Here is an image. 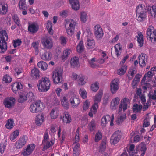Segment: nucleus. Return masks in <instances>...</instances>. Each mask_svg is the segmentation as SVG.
Instances as JSON below:
<instances>
[{
  "mask_svg": "<svg viewBox=\"0 0 156 156\" xmlns=\"http://www.w3.org/2000/svg\"><path fill=\"white\" fill-rule=\"evenodd\" d=\"M146 9L144 5L139 4L136 7V18L140 22L144 21L147 17Z\"/></svg>",
  "mask_w": 156,
  "mask_h": 156,
  "instance_id": "f257e3e1",
  "label": "nucleus"
},
{
  "mask_svg": "<svg viewBox=\"0 0 156 156\" xmlns=\"http://www.w3.org/2000/svg\"><path fill=\"white\" fill-rule=\"evenodd\" d=\"M8 39V36L6 31L4 30L0 31V53H4L6 51V41Z\"/></svg>",
  "mask_w": 156,
  "mask_h": 156,
  "instance_id": "f03ea898",
  "label": "nucleus"
},
{
  "mask_svg": "<svg viewBox=\"0 0 156 156\" xmlns=\"http://www.w3.org/2000/svg\"><path fill=\"white\" fill-rule=\"evenodd\" d=\"M50 86L49 79L46 77H43L39 80V83L37 85L39 91L41 92L48 91L50 88Z\"/></svg>",
  "mask_w": 156,
  "mask_h": 156,
  "instance_id": "7ed1b4c3",
  "label": "nucleus"
},
{
  "mask_svg": "<svg viewBox=\"0 0 156 156\" xmlns=\"http://www.w3.org/2000/svg\"><path fill=\"white\" fill-rule=\"evenodd\" d=\"M44 108L43 103L40 100H37L30 105L29 108L30 111L34 113L42 112Z\"/></svg>",
  "mask_w": 156,
  "mask_h": 156,
  "instance_id": "20e7f679",
  "label": "nucleus"
},
{
  "mask_svg": "<svg viewBox=\"0 0 156 156\" xmlns=\"http://www.w3.org/2000/svg\"><path fill=\"white\" fill-rule=\"evenodd\" d=\"M152 26H149L146 31L147 37L148 39H149L153 43H156V29H154Z\"/></svg>",
  "mask_w": 156,
  "mask_h": 156,
  "instance_id": "39448f33",
  "label": "nucleus"
},
{
  "mask_svg": "<svg viewBox=\"0 0 156 156\" xmlns=\"http://www.w3.org/2000/svg\"><path fill=\"white\" fill-rule=\"evenodd\" d=\"M76 24V23L72 20H68L66 22L65 27L66 32L69 35H72L73 34Z\"/></svg>",
  "mask_w": 156,
  "mask_h": 156,
  "instance_id": "423d86ee",
  "label": "nucleus"
},
{
  "mask_svg": "<svg viewBox=\"0 0 156 156\" xmlns=\"http://www.w3.org/2000/svg\"><path fill=\"white\" fill-rule=\"evenodd\" d=\"M52 78L53 82L55 84L61 83L62 77V73L60 70H55L52 72Z\"/></svg>",
  "mask_w": 156,
  "mask_h": 156,
  "instance_id": "0eeeda50",
  "label": "nucleus"
},
{
  "mask_svg": "<svg viewBox=\"0 0 156 156\" xmlns=\"http://www.w3.org/2000/svg\"><path fill=\"white\" fill-rule=\"evenodd\" d=\"M35 147V145L34 144H28L22 150L21 154L23 156H28L32 153Z\"/></svg>",
  "mask_w": 156,
  "mask_h": 156,
  "instance_id": "6e6552de",
  "label": "nucleus"
},
{
  "mask_svg": "<svg viewBox=\"0 0 156 156\" xmlns=\"http://www.w3.org/2000/svg\"><path fill=\"white\" fill-rule=\"evenodd\" d=\"M41 42L44 47L46 49H50L53 46L52 39L49 37H46L43 38Z\"/></svg>",
  "mask_w": 156,
  "mask_h": 156,
  "instance_id": "1a4fd4ad",
  "label": "nucleus"
},
{
  "mask_svg": "<svg viewBox=\"0 0 156 156\" xmlns=\"http://www.w3.org/2000/svg\"><path fill=\"white\" fill-rule=\"evenodd\" d=\"M27 140V136L23 135L16 142V147L17 149L22 148L26 144Z\"/></svg>",
  "mask_w": 156,
  "mask_h": 156,
  "instance_id": "9d476101",
  "label": "nucleus"
},
{
  "mask_svg": "<svg viewBox=\"0 0 156 156\" xmlns=\"http://www.w3.org/2000/svg\"><path fill=\"white\" fill-rule=\"evenodd\" d=\"M95 36L97 39H101L104 35V32L101 26L99 24L95 26L94 28Z\"/></svg>",
  "mask_w": 156,
  "mask_h": 156,
  "instance_id": "9b49d317",
  "label": "nucleus"
},
{
  "mask_svg": "<svg viewBox=\"0 0 156 156\" xmlns=\"http://www.w3.org/2000/svg\"><path fill=\"white\" fill-rule=\"evenodd\" d=\"M121 137V132L119 131H115L111 137V143L113 145L116 144L119 141Z\"/></svg>",
  "mask_w": 156,
  "mask_h": 156,
  "instance_id": "f8f14e48",
  "label": "nucleus"
},
{
  "mask_svg": "<svg viewBox=\"0 0 156 156\" xmlns=\"http://www.w3.org/2000/svg\"><path fill=\"white\" fill-rule=\"evenodd\" d=\"M16 102L15 98L10 97L5 98L4 101V105L7 108H11L14 105Z\"/></svg>",
  "mask_w": 156,
  "mask_h": 156,
  "instance_id": "ddd939ff",
  "label": "nucleus"
},
{
  "mask_svg": "<svg viewBox=\"0 0 156 156\" xmlns=\"http://www.w3.org/2000/svg\"><path fill=\"white\" fill-rule=\"evenodd\" d=\"M129 103V99L128 98H125L122 99L121 101V103L119 105V113L121 112L122 110L124 112L127 109L128 107V104Z\"/></svg>",
  "mask_w": 156,
  "mask_h": 156,
  "instance_id": "4468645a",
  "label": "nucleus"
},
{
  "mask_svg": "<svg viewBox=\"0 0 156 156\" xmlns=\"http://www.w3.org/2000/svg\"><path fill=\"white\" fill-rule=\"evenodd\" d=\"M148 57L145 54L141 53L138 56L139 63L140 66L143 67L145 66L147 62Z\"/></svg>",
  "mask_w": 156,
  "mask_h": 156,
  "instance_id": "2eb2a0df",
  "label": "nucleus"
},
{
  "mask_svg": "<svg viewBox=\"0 0 156 156\" xmlns=\"http://www.w3.org/2000/svg\"><path fill=\"white\" fill-rule=\"evenodd\" d=\"M39 29V26L35 23H29L28 27V31L31 33L34 34L38 31Z\"/></svg>",
  "mask_w": 156,
  "mask_h": 156,
  "instance_id": "dca6fc26",
  "label": "nucleus"
},
{
  "mask_svg": "<svg viewBox=\"0 0 156 156\" xmlns=\"http://www.w3.org/2000/svg\"><path fill=\"white\" fill-rule=\"evenodd\" d=\"M76 133H78V128L76 129ZM78 138V136L76 133L75 142H73V146H74L73 150V156H78V141L77 139Z\"/></svg>",
  "mask_w": 156,
  "mask_h": 156,
  "instance_id": "f3484780",
  "label": "nucleus"
},
{
  "mask_svg": "<svg viewBox=\"0 0 156 156\" xmlns=\"http://www.w3.org/2000/svg\"><path fill=\"white\" fill-rule=\"evenodd\" d=\"M117 79H115L110 84L111 91L112 93L114 94L118 90L119 87Z\"/></svg>",
  "mask_w": 156,
  "mask_h": 156,
  "instance_id": "a211bd4d",
  "label": "nucleus"
},
{
  "mask_svg": "<svg viewBox=\"0 0 156 156\" xmlns=\"http://www.w3.org/2000/svg\"><path fill=\"white\" fill-rule=\"evenodd\" d=\"M59 110L58 107L53 108L51 111L50 115L51 118L52 119H55L58 116Z\"/></svg>",
  "mask_w": 156,
  "mask_h": 156,
  "instance_id": "6ab92c4d",
  "label": "nucleus"
},
{
  "mask_svg": "<svg viewBox=\"0 0 156 156\" xmlns=\"http://www.w3.org/2000/svg\"><path fill=\"white\" fill-rule=\"evenodd\" d=\"M120 99L118 97L114 98L111 101V102L110 108L113 110H115L119 104Z\"/></svg>",
  "mask_w": 156,
  "mask_h": 156,
  "instance_id": "aec40b11",
  "label": "nucleus"
},
{
  "mask_svg": "<svg viewBox=\"0 0 156 156\" xmlns=\"http://www.w3.org/2000/svg\"><path fill=\"white\" fill-rule=\"evenodd\" d=\"M52 54L50 51H46L41 56V58L45 61H49L52 58Z\"/></svg>",
  "mask_w": 156,
  "mask_h": 156,
  "instance_id": "412c9836",
  "label": "nucleus"
},
{
  "mask_svg": "<svg viewBox=\"0 0 156 156\" xmlns=\"http://www.w3.org/2000/svg\"><path fill=\"white\" fill-rule=\"evenodd\" d=\"M137 35L136 36L137 38V42L139 46L141 47L143 46L144 44L143 36L142 33L140 31L137 32Z\"/></svg>",
  "mask_w": 156,
  "mask_h": 156,
  "instance_id": "4be33fe9",
  "label": "nucleus"
},
{
  "mask_svg": "<svg viewBox=\"0 0 156 156\" xmlns=\"http://www.w3.org/2000/svg\"><path fill=\"white\" fill-rule=\"evenodd\" d=\"M44 116L43 114L37 115L35 119V123L38 126L41 125L44 122Z\"/></svg>",
  "mask_w": 156,
  "mask_h": 156,
  "instance_id": "5701e85b",
  "label": "nucleus"
},
{
  "mask_svg": "<svg viewBox=\"0 0 156 156\" xmlns=\"http://www.w3.org/2000/svg\"><path fill=\"white\" fill-rule=\"evenodd\" d=\"M147 8L148 9L147 11L152 16L155 17L156 16V6L152 5L151 7L148 5L147 6Z\"/></svg>",
  "mask_w": 156,
  "mask_h": 156,
  "instance_id": "b1692460",
  "label": "nucleus"
},
{
  "mask_svg": "<svg viewBox=\"0 0 156 156\" xmlns=\"http://www.w3.org/2000/svg\"><path fill=\"white\" fill-rule=\"evenodd\" d=\"M22 88L23 86L20 83H15L12 85V90L15 93L17 91L20 90Z\"/></svg>",
  "mask_w": 156,
  "mask_h": 156,
  "instance_id": "393cba45",
  "label": "nucleus"
},
{
  "mask_svg": "<svg viewBox=\"0 0 156 156\" xmlns=\"http://www.w3.org/2000/svg\"><path fill=\"white\" fill-rule=\"evenodd\" d=\"M55 141L54 140H52L50 142L48 141L44 142L43 144L44 147L42 148V150L44 151L52 147L54 144Z\"/></svg>",
  "mask_w": 156,
  "mask_h": 156,
  "instance_id": "a878e982",
  "label": "nucleus"
},
{
  "mask_svg": "<svg viewBox=\"0 0 156 156\" xmlns=\"http://www.w3.org/2000/svg\"><path fill=\"white\" fill-rule=\"evenodd\" d=\"M31 76L34 79H37L39 77V73L38 70L34 68L31 71Z\"/></svg>",
  "mask_w": 156,
  "mask_h": 156,
  "instance_id": "bb28decb",
  "label": "nucleus"
},
{
  "mask_svg": "<svg viewBox=\"0 0 156 156\" xmlns=\"http://www.w3.org/2000/svg\"><path fill=\"white\" fill-rule=\"evenodd\" d=\"M95 41L93 39L87 38V48L89 49L93 48L95 45Z\"/></svg>",
  "mask_w": 156,
  "mask_h": 156,
  "instance_id": "cd10ccee",
  "label": "nucleus"
},
{
  "mask_svg": "<svg viewBox=\"0 0 156 156\" xmlns=\"http://www.w3.org/2000/svg\"><path fill=\"white\" fill-rule=\"evenodd\" d=\"M61 102L62 106L65 109H68L69 108V103L67 99L65 96L61 97Z\"/></svg>",
  "mask_w": 156,
  "mask_h": 156,
  "instance_id": "c85d7f7f",
  "label": "nucleus"
},
{
  "mask_svg": "<svg viewBox=\"0 0 156 156\" xmlns=\"http://www.w3.org/2000/svg\"><path fill=\"white\" fill-rule=\"evenodd\" d=\"M111 117L109 115H104L101 119V125L105 127L106 124L110 120Z\"/></svg>",
  "mask_w": 156,
  "mask_h": 156,
  "instance_id": "c756f323",
  "label": "nucleus"
},
{
  "mask_svg": "<svg viewBox=\"0 0 156 156\" xmlns=\"http://www.w3.org/2000/svg\"><path fill=\"white\" fill-rule=\"evenodd\" d=\"M87 81V78L85 76L82 74L79 76V85H83L86 83Z\"/></svg>",
  "mask_w": 156,
  "mask_h": 156,
  "instance_id": "7c9ffc66",
  "label": "nucleus"
},
{
  "mask_svg": "<svg viewBox=\"0 0 156 156\" xmlns=\"http://www.w3.org/2000/svg\"><path fill=\"white\" fill-rule=\"evenodd\" d=\"M6 127L9 129H11L14 126V121L13 119H9L5 125Z\"/></svg>",
  "mask_w": 156,
  "mask_h": 156,
  "instance_id": "2f4dec72",
  "label": "nucleus"
},
{
  "mask_svg": "<svg viewBox=\"0 0 156 156\" xmlns=\"http://www.w3.org/2000/svg\"><path fill=\"white\" fill-rule=\"evenodd\" d=\"M69 2L71 5L72 8L74 10L77 11L78 10V0H69Z\"/></svg>",
  "mask_w": 156,
  "mask_h": 156,
  "instance_id": "473e14b6",
  "label": "nucleus"
},
{
  "mask_svg": "<svg viewBox=\"0 0 156 156\" xmlns=\"http://www.w3.org/2000/svg\"><path fill=\"white\" fill-rule=\"evenodd\" d=\"M70 63L72 67L74 68L77 66L78 65V57L74 56L71 58Z\"/></svg>",
  "mask_w": 156,
  "mask_h": 156,
  "instance_id": "72a5a7b5",
  "label": "nucleus"
},
{
  "mask_svg": "<svg viewBox=\"0 0 156 156\" xmlns=\"http://www.w3.org/2000/svg\"><path fill=\"white\" fill-rule=\"evenodd\" d=\"M141 105H138L137 104H135L133 106L132 109L134 112L137 113L140 112L142 108Z\"/></svg>",
  "mask_w": 156,
  "mask_h": 156,
  "instance_id": "f704fd0d",
  "label": "nucleus"
},
{
  "mask_svg": "<svg viewBox=\"0 0 156 156\" xmlns=\"http://www.w3.org/2000/svg\"><path fill=\"white\" fill-rule=\"evenodd\" d=\"M8 11L7 7H6L4 3L0 2V14H6Z\"/></svg>",
  "mask_w": 156,
  "mask_h": 156,
  "instance_id": "c9c22d12",
  "label": "nucleus"
},
{
  "mask_svg": "<svg viewBox=\"0 0 156 156\" xmlns=\"http://www.w3.org/2000/svg\"><path fill=\"white\" fill-rule=\"evenodd\" d=\"M37 65L38 67L41 68L44 71L45 70L47 69L48 65L46 62L43 61H39L37 63Z\"/></svg>",
  "mask_w": 156,
  "mask_h": 156,
  "instance_id": "e433bc0d",
  "label": "nucleus"
},
{
  "mask_svg": "<svg viewBox=\"0 0 156 156\" xmlns=\"http://www.w3.org/2000/svg\"><path fill=\"white\" fill-rule=\"evenodd\" d=\"M18 5L19 9L22 10H27V6L26 0H20Z\"/></svg>",
  "mask_w": 156,
  "mask_h": 156,
  "instance_id": "4c0bfd02",
  "label": "nucleus"
},
{
  "mask_svg": "<svg viewBox=\"0 0 156 156\" xmlns=\"http://www.w3.org/2000/svg\"><path fill=\"white\" fill-rule=\"evenodd\" d=\"M62 120L64 123H69L71 121L70 115L68 113H66L63 116Z\"/></svg>",
  "mask_w": 156,
  "mask_h": 156,
  "instance_id": "58836bf2",
  "label": "nucleus"
},
{
  "mask_svg": "<svg viewBox=\"0 0 156 156\" xmlns=\"http://www.w3.org/2000/svg\"><path fill=\"white\" fill-rule=\"evenodd\" d=\"M20 132L18 130H16L13 132L9 136L10 140L12 141L16 139L19 135Z\"/></svg>",
  "mask_w": 156,
  "mask_h": 156,
  "instance_id": "ea45409f",
  "label": "nucleus"
},
{
  "mask_svg": "<svg viewBox=\"0 0 156 156\" xmlns=\"http://www.w3.org/2000/svg\"><path fill=\"white\" fill-rule=\"evenodd\" d=\"M102 95V90L100 91L95 96L94 102L98 103H99L101 101Z\"/></svg>",
  "mask_w": 156,
  "mask_h": 156,
  "instance_id": "a19ab883",
  "label": "nucleus"
},
{
  "mask_svg": "<svg viewBox=\"0 0 156 156\" xmlns=\"http://www.w3.org/2000/svg\"><path fill=\"white\" fill-rule=\"evenodd\" d=\"M48 30V33L51 35L53 34L52 30V24L51 22L48 21V22L46 26Z\"/></svg>",
  "mask_w": 156,
  "mask_h": 156,
  "instance_id": "79ce46f5",
  "label": "nucleus"
},
{
  "mask_svg": "<svg viewBox=\"0 0 156 156\" xmlns=\"http://www.w3.org/2000/svg\"><path fill=\"white\" fill-rule=\"evenodd\" d=\"M80 20L82 22L85 23L87 20V16L86 12H82L80 13Z\"/></svg>",
  "mask_w": 156,
  "mask_h": 156,
  "instance_id": "37998d69",
  "label": "nucleus"
},
{
  "mask_svg": "<svg viewBox=\"0 0 156 156\" xmlns=\"http://www.w3.org/2000/svg\"><path fill=\"white\" fill-rule=\"evenodd\" d=\"M71 53V51L70 49H66L64 50L63 55L62 56V60L65 59L68 55H69Z\"/></svg>",
  "mask_w": 156,
  "mask_h": 156,
  "instance_id": "c03bdc74",
  "label": "nucleus"
},
{
  "mask_svg": "<svg viewBox=\"0 0 156 156\" xmlns=\"http://www.w3.org/2000/svg\"><path fill=\"white\" fill-rule=\"evenodd\" d=\"M70 103L73 108L77 107L78 105V99L76 98H71L70 99Z\"/></svg>",
  "mask_w": 156,
  "mask_h": 156,
  "instance_id": "a18cd8bd",
  "label": "nucleus"
},
{
  "mask_svg": "<svg viewBox=\"0 0 156 156\" xmlns=\"http://www.w3.org/2000/svg\"><path fill=\"white\" fill-rule=\"evenodd\" d=\"M27 100L28 99L30 101H32L34 99L35 96L34 94L31 92H28L26 95Z\"/></svg>",
  "mask_w": 156,
  "mask_h": 156,
  "instance_id": "49530a36",
  "label": "nucleus"
},
{
  "mask_svg": "<svg viewBox=\"0 0 156 156\" xmlns=\"http://www.w3.org/2000/svg\"><path fill=\"white\" fill-rule=\"evenodd\" d=\"M79 54L85 52V48L82 41L79 43Z\"/></svg>",
  "mask_w": 156,
  "mask_h": 156,
  "instance_id": "de8ad7c7",
  "label": "nucleus"
},
{
  "mask_svg": "<svg viewBox=\"0 0 156 156\" xmlns=\"http://www.w3.org/2000/svg\"><path fill=\"white\" fill-rule=\"evenodd\" d=\"M127 66L126 65L122 66L118 71V74L122 75L124 74L127 70Z\"/></svg>",
  "mask_w": 156,
  "mask_h": 156,
  "instance_id": "09e8293b",
  "label": "nucleus"
},
{
  "mask_svg": "<svg viewBox=\"0 0 156 156\" xmlns=\"http://www.w3.org/2000/svg\"><path fill=\"white\" fill-rule=\"evenodd\" d=\"M31 45L34 48L35 54L36 55H38L39 52L38 42H33L32 43Z\"/></svg>",
  "mask_w": 156,
  "mask_h": 156,
  "instance_id": "8fccbe9b",
  "label": "nucleus"
},
{
  "mask_svg": "<svg viewBox=\"0 0 156 156\" xmlns=\"http://www.w3.org/2000/svg\"><path fill=\"white\" fill-rule=\"evenodd\" d=\"M88 126L89 130L92 132L96 128V125L95 121L94 120H92L89 124Z\"/></svg>",
  "mask_w": 156,
  "mask_h": 156,
  "instance_id": "3c124183",
  "label": "nucleus"
},
{
  "mask_svg": "<svg viewBox=\"0 0 156 156\" xmlns=\"http://www.w3.org/2000/svg\"><path fill=\"white\" fill-rule=\"evenodd\" d=\"M12 78L9 75L6 74L4 76L3 78V81L5 83H8L11 82L12 81Z\"/></svg>",
  "mask_w": 156,
  "mask_h": 156,
  "instance_id": "603ef678",
  "label": "nucleus"
},
{
  "mask_svg": "<svg viewBox=\"0 0 156 156\" xmlns=\"http://www.w3.org/2000/svg\"><path fill=\"white\" fill-rule=\"evenodd\" d=\"M22 41L21 39H17L15 40H13V46L14 48H16L17 46H20L21 45Z\"/></svg>",
  "mask_w": 156,
  "mask_h": 156,
  "instance_id": "864d4df0",
  "label": "nucleus"
},
{
  "mask_svg": "<svg viewBox=\"0 0 156 156\" xmlns=\"http://www.w3.org/2000/svg\"><path fill=\"white\" fill-rule=\"evenodd\" d=\"M99 83L96 82L92 84L91 86L92 90L94 92H96L99 89Z\"/></svg>",
  "mask_w": 156,
  "mask_h": 156,
  "instance_id": "5fc2aeb1",
  "label": "nucleus"
},
{
  "mask_svg": "<svg viewBox=\"0 0 156 156\" xmlns=\"http://www.w3.org/2000/svg\"><path fill=\"white\" fill-rule=\"evenodd\" d=\"M12 17L16 24L18 26H20V21L18 16L17 15L15 14L12 16Z\"/></svg>",
  "mask_w": 156,
  "mask_h": 156,
  "instance_id": "6e6d98bb",
  "label": "nucleus"
},
{
  "mask_svg": "<svg viewBox=\"0 0 156 156\" xmlns=\"http://www.w3.org/2000/svg\"><path fill=\"white\" fill-rule=\"evenodd\" d=\"M66 38V37L61 35L59 38V41L61 44L63 46H65L66 44L67 41Z\"/></svg>",
  "mask_w": 156,
  "mask_h": 156,
  "instance_id": "4d7b16f0",
  "label": "nucleus"
},
{
  "mask_svg": "<svg viewBox=\"0 0 156 156\" xmlns=\"http://www.w3.org/2000/svg\"><path fill=\"white\" fill-rule=\"evenodd\" d=\"M102 135L100 132H98L95 135V141L96 142H98L102 138Z\"/></svg>",
  "mask_w": 156,
  "mask_h": 156,
  "instance_id": "13d9d810",
  "label": "nucleus"
},
{
  "mask_svg": "<svg viewBox=\"0 0 156 156\" xmlns=\"http://www.w3.org/2000/svg\"><path fill=\"white\" fill-rule=\"evenodd\" d=\"M140 151L141 153V155L144 156L145 154L147 148L146 145H142L141 144L140 145Z\"/></svg>",
  "mask_w": 156,
  "mask_h": 156,
  "instance_id": "bf43d9fd",
  "label": "nucleus"
},
{
  "mask_svg": "<svg viewBox=\"0 0 156 156\" xmlns=\"http://www.w3.org/2000/svg\"><path fill=\"white\" fill-rule=\"evenodd\" d=\"M79 92L80 95L84 99L87 97V92L85 90L80 89L79 90Z\"/></svg>",
  "mask_w": 156,
  "mask_h": 156,
  "instance_id": "052dcab7",
  "label": "nucleus"
},
{
  "mask_svg": "<svg viewBox=\"0 0 156 156\" xmlns=\"http://www.w3.org/2000/svg\"><path fill=\"white\" fill-rule=\"evenodd\" d=\"M95 58H92L89 61V63L90 66L92 68H95L97 65L95 64Z\"/></svg>",
  "mask_w": 156,
  "mask_h": 156,
  "instance_id": "680f3d73",
  "label": "nucleus"
},
{
  "mask_svg": "<svg viewBox=\"0 0 156 156\" xmlns=\"http://www.w3.org/2000/svg\"><path fill=\"white\" fill-rule=\"evenodd\" d=\"M98 103L94 102V104L92 107V108L90 109V110H92L93 111V112L94 114H95L97 111V109L98 106Z\"/></svg>",
  "mask_w": 156,
  "mask_h": 156,
  "instance_id": "e2e57ef3",
  "label": "nucleus"
},
{
  "mask_svg": "<svg viewBox=\"0 0 156 156\" xmlns=\"http://www.w3.org/2000/svg\"><path fill=\"white\" fill-rule=\"evenodd\" d=\"M90 104V102L88 100L85 101L83 105V109L84 110L87 109L89 107Z\"/></svg>",
  "mask_w": 156,
  "mask_h": 156,
  "instance_id": "0e129e2a",
  "label": "nucleus"
},
{
  "mask_svg": "<svg viewBox=\"0 0 156 156\" xmlns=\"http://www.w3.org/2000/svg\"><path fill=\"white\" fill-rule=\"evenodd\" d=\"M43 139L42 140V144H44V142H46V141H48V140L49 138V136L48 133L47 132H45L44 134Z\"/></svg>",
  "mask_w": 156,
  "mask_h": 156,
  "instance_id": "69168bd1",
  "label": "nucleus"
},
{
  "mask_svg": "<svg viewBox=\"0 0 156 156\" xmlns=\"http://www.w3.org/2000/svg\"><path fill=\"white\" fill-rule=\"evenodd\" d=\"M26 100H27V99L26 96L23 95H21L20 96V98L18 99V101L20 103H22L23 102Z\"/></svg>",
  "mask_w": 156,
  "mask_h": 156,
  "instance_id": "338daca9",
  "label": "nucleus"
},
{
  "mask_svg": "<svg viewBox=\"0 0 156 156\" xmlns=\"http://www.w3.org/2000/svg\"><path fill=\"white\" fill-rule=\"evenodd\" d=\"M139 82V81L133 79L131 83L132 87L133 88H135L137 86Z\"/></svg>",
  "mask_w": 156,
  "mask_h": 156,
  "instance_id": "774afa93",
  "label": "nucleus"
}]
</instances>
